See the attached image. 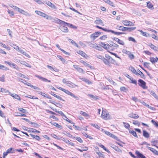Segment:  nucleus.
Wrapping results in <instances>:
<instances>
[{
  "label": "nucleus",
  "mask_w": 158,
  "mask_h": 158,
  "mask_svg": "<svg viewBox=\"0 0 158 158\" xmlns=\"http://www.w3.org/2000/svg\"><path fill=\"white\" fill-rule=\"evenodd\" d=\"M105 57L103 62L106 65L110 66L112 64H117V62L110 56L106 54Z\"/></svg>",
  "instance_id": "1"
},
{
  "label": "nucleus",
  "mask_w": 158,
  "mask_h": 158,
  "mask_svg": "<svg viewBox=\"0 0 158 158\" xmlns=\"http://www.w3.org/2000/svg\"><path fill=\"white\" fill-rule=\"evenodd\" d=\"M101 117L103 119L105 120H109L111 118V115L106 109L102 110Z\"/></svg>",
  "instance_id": "2"
},
{
  "label": "nucleus",
  "mask_w": 158,
  "mask_h": 158,
  "mask_svg": "<svg viewBox=\"0 0 158 158\" xmlns=\"http://www.w3.org/2000/svg\"><path fill=\"white\" fill-rule=\"evenodd\" d=\"M56 88L58 89L63 91V92H64L66 94H67L73 97L74 98L77 100H78L79 99V98L77 96H76L74 94L70 92L69 90L65 89H64L63 88H62L58 86V87H57Z\"/></svg>",
  "instance_id": "3"
},
{
  "label": "nucleus",
  "mask_w": 158,
  "mask_h": 158,
  "mask_svg": "<svg viewBox=\"0 0 158 158\" xmlns=\"http://www.w3.org/2000/svg\"><path fill=\"white\" fill-rule=\"evenodd\" d=\"M95 27L98 28L102 29L103 30V31H106V32H111L112 33H113L115 35H119L121 34H123V33L121 32H117L116 31H114L111 30H107L105 28H103L101 27H100L98 25L96 26Z\"/></svg>",
  "instance_id": "4"
},
{
  "label": "nucleus",
  "mask_w": 158,
  "mask_h": 158,
  "mask_svg": "<svg viewBox=\"0 0 158 158\" xmlns=\"http://www.w3.org/2000/svg\"><path fill=\"white\" fill-rule=\"evenodd\" d=\"M100 45L102 47L108 51H113V49L112 48V46L108 44H106L103 43L101 42Z\"/></svg>",
  "instance_id": "5"
},
{
  "label": "nucleus",
  "mask_w": 158,
  "mask_h": 158,
  "mask_svg": "<svg viewBox=\"0 0 158 158\" xmlns=\"http://www.w3.org/2000/svg\"><path fill=\"white\" fill-rule=\"evenodd\" d=\"M123 52L128 56L131 59H133L134 58V56L132 53L126 49H123L122 50Z\"/></svg>",
  "instance_id": "6"
},
{
  "label": "nucleus",
  "mask_w": 158,
  "mask_h": 158,
  "mask_svg": "<svg viewBox=\"0 0 158 158\" xmlns=\"http://www.w3.org/2000/svg\"><path fill=\"white\" fill-rule=\"evenodd\" d=\"M139 85L143 89H147L148 88L146 85V83L141 79H139Z\"/></svg>",
  "instance_id": "7"
},
{
  "label": "nucleus",
  "mask_w": 158,
  "mask_h": 158,
  "mask_svg": "<svg viewBox=\"0 0 158 158\" xmlns=\"http://www.w3.org/2000/svg\"><path fill=\"white\" fill-rule=\"evenodd\" d=\"M101 32L100 31L95 32L90 35V37L93 40H95L100 35Z\"/></svg>",
  "instance_id": "8"
},
{
  "label": "nucleus",
  "mask_w": 158,
  "mask_h": 158,
  "mask_svg": "<svg viewBox=\"0 0 158 158\" xmlns=\"http://www.w3.org/2000/svg\"><path fill=\"white\" fill-rule=\"evenodd\" d=\"M122 23L125 26H133L134 23L130 21L127 20H123L122 21Z\"/></svg>",
  "instance_id": "9"
},
{
  "label": "nucleus",
  "mask_w": 158,
  "mask_h": 158,
  "mask_svg": "<svg viewBox=\"0 0 158 158\" xmlns=\"http://www.w3.org/2000/svg\"><path fill=\"white\" fill-rule=\"evenodd\" d=\"M35 13L37 15L44 18H46L47 19H48V15L46 14L45 13L39 10H35Z\"/></svg>",
  "instance_id": "10"
},
{
  "label": "nucleus",
  "mask_w": 158,
  "mask_h": 158,
  "mask_svg": "<svg viewBox=\"0 0 158 158\" xmlns=\"http://www.w3.org/2000/svg\"><path fill=\"white\" fill-rule=\"evenodd\" d=\"M77 53L80 55L84 58L87 59L89 57L84 52L81 50H78L77 51Z\"/></svg>",
  "instance_id": "11"
},
{
  "label": "nucleus",
  "mask_w": 158,
  "mask_h": 158,
  "mask_svg": "<svg viewBox=\"0 0 158 158\" xmlns=\"http://www.w3.org/2000/svg\"><path fill=\"white\" fill-rule=\"evenodd\" d=\"M95 157L96 158H104V155L100 151H98L96 152L95 154Z\"/></svg>",
  "instance_id": "12"
},
{
  "label": "nucleus",
  "mask_w": 158,
  "mask_h": 158,
  "mask_svg": "<svg viewBox=\"0 0 158 158\" xmlns=\"http://www.w3.org/2000/svg\"><path fill=\"white\" fill-rule=\"evenodd\" d=\"M102 131L105 134H106V135H108V136H109L111 137H112V138H114V139L116 138V137L115 135H113V134L110 133V132H109V131H104L103 129H102Z\"/></svg>",
  "instance_id": "13"
},
{
  "label": "nucleus",
  "mask_w": 158,
  "mask_h": 158,
  "mask_svg": "<svg viewBox=\"0 0 158 158\" xmlns=\"http://www.w3.org/2000/svg\"><path fill=\"white\" fill-rule=\"evenodd\" d=\"M26 131L33 133H40V131L37 130L33 129V128H27L26 129H25Z\"/></svg>",
  "instance_id": "14"
},
{
  "label": "nucleus",
  "mask_w": 158,
  "mask_h": 158,
  "mask_svg": "<svg viewBox=\"0 0 158 158\" xmlns=\"http://www.w3.org/2000/svg\"><path fill=\"white\" fill-rule=\"evenodd\" d=\"M35 76L36 77L38 78L39 79H40L42 81H44V82H51V81L48 80L47 79L44 77H43L41 76H40L37 75H35Z\"/></svg>",
  "instance_id": "15"
},
{
  "label": "nucleus",
  "mask_w": 158,
  "mask_h": 158,
  "mask_svg": "<svg viewBox=\"0 0 158 158\" xmlns=\"http://www.w3.org/2000/svg\"><path fill=\"white\" fill-rule=\"evenodd\" d=\"M62 140L65 142L66 143L71 145L72 146L74 147L75 146V144L73 143L70 141L69 140L65 138H63Z\"/></svg>",
  "instance_id": "16"
},
{
  "label": "nucleus",
  "mask_w": 158,
  "mask_h": 158,
  "mask_svg": "<svg viewBox=\"0 0 158 158\" xmlns=\"http://www.w3.org/2000/svg\"><path fill=\"white\" fill-rule=\"evenodd\" d=\"M80 113L81 115L84 116L86 119H88L90 117V115L88 113L82 111H80Z\"/></svg>",
  "instance_id": "17"
},
{
  "label": "nucleus",
  "mask_w": 158,
  "mask_h": 158,
  "mask_svg": "<svg viewBox=\"0 0 158 158\" xmlns=\"http://www.w3.org/2000/svg\"><path fill=\"white\" fill-rule=\"evenodd\" d=\"M73 67L76 70H77L80 73L84 72V71L83 69L80 67L78 65H73Z\"/></svg>",
  "instance_id": "18"
},
{
  "label": "nucleus",
  "mask_w": 158,
  "mask_h": 158,
  "mask_svg": "<svg viewBox=\"0 0 158 158\" xmlns=\"http://www.w3.org/2000/svg\"><path fill=\"white\" fill-rule=\"evenodd\" d=\"M148 45L151 48V49H152L155 51H158V47H157L156 46L152 43H150Z\"/></svg>",
  "instance_id": "19"
},
{
  "label": "nucleus",
  "mask_w": 158,
  "mask_h": 158,
  "mask_svg": "<svg viewBox=\"0 0 158 158\" xmlns=\"http://www.w3.org/2000/svg\"><path fill=\"white\" fill-rule=\"evenodd\" d=\"M52 125L55 127H56L58 128L61 129L63 128V127L61 125L59 124L58 123L55 122H51L50 123Z\"/></svg>",
  "instance_id": "20"
},
{
  "label": "nucleus",
  "mask_w": 158,
  "mask_h": 158,
  "mask_svg": "<svg viewBox=\"0 0 158 158\" xmlns=\"http://www.w3.org/2000/svg\"><path fill=\"white\" fill-rule=\"evenodd\" d=\"M94 23L97 24H101L102 26L104 25V24H103L102 21L101 19H98L95 20L94 21Z\"/></svg>",
  "instance_id": "21"
},
{
  "label": "nucleus",
  "mask_w": 158,
  "mask_h": 158,
  "mask_svg": "<svg viewBox=\"0 0 158 158\" xmlns=\"http://www.w3.org/2000/svg\"><path fill=\"white\" fill-rule=\"evenodd\" d=\"M111 147L118 153H121L122 152V150L120 149H119L117 146L112 145Z\"/></svg>",
  "instance_id": "22"
},
{
  "label": "nucleus",
  "mask_w": 158,
  "mask_h": 158,
  "mask_svg": "<svg viewBox=\"0 0 158 158\" xmlns=\"http://www.w3.org/2000/svg\"><path fill=\"white\" fill-rule=\"evenodd\" d=\"M114 40L116 41L118 44L122 45H124L125 43L124 41L122 40H120L118 38H114Z\"/></svg>",
  "instance_id": "23"
},
{
  "label": "nucleus",
  "mask_w": 158,
  "mask_h": 158,
  "mask_svg": "<svg viewBox=\"0 0 158 158\" xmlns=\"http://www.w3.org/2000/svg\"><path fill=\"white\" fill-rule=\"evenodd\" d=\"M125 27L119 26L118 25H116V27H115L116 29L118 30H119L120 31H125Z\"/></svg>",
  "instance_id": "24"
},
{
  "label": "nucleus",
  "mask_w": 158,
  "mask_h": 158,
  "mask_svg": "<svg viewBox=\"0 0 158 158\" xmlns=\"http://www.w3.org/2000/svg\"><path fill=\"white\" fill-rule=\"evenodd\" d=\"M9 94L12 97L15 98L16 99H17L18 100L20 101L21 100L20 97L18 95H17V94H12L11 93H10Z\"/></svg>",
  "instance_id": "25"
},
{
  "label": "nucleus",
  "mask_w": 158,
  "mask_h": 158,
  "mask_svg": "<svg viewBox=\"0 0 158 158\" xmlns=\"http://www.w3.org/2000/svg\"><path fill=\"white\" fill-rule=\"evenodd\" d=\"M80 62L81 63L83 64L85 66H86L87 67H89L90 69H93V66H91L90 64H88L86 62L84 61V60H81Z\"/></svg>",
  "instance_id": "26"
},
{
  "label": "nucleus",
  "mask_w": 158,
  "mask_h": 158,
  "mask_svg": "<svg viewBox=\"0 0 158 158\" xmlns=\"http://www.w3.org/2000/svg\"><path fill=\"white\" fill-rule=\"evenodd\" d=\"M52 95V96H54L55 97V98H57L58 99L60 100H62L63 101H64V99H63L62 98L59 96V95H57L56 94H54V93H53V92H51V93H50Z\"/></svg>",
  "instance_id": "27"
},
{
  "label": "nucleus",
  "mask_w": 158,
  "mask_h": 158,
  "mask_svg": "<svg viewBox=\"0 0 158 158\" xmlns=\"http://www.w3.org/2000/svg\"><path fill=\"white\" fill-rule=\"evenodd\" d=\"M80 79L82 81L85 82L89 85L92 84V82L87 78H80Z\"/></svg>",
  "instance_id": "28"
},
{
  "label": "nucleus",
  "mask_w": 158,
  "mask_h": 158,
  "mask_svg": "<svg viewBox=\"0 0 158 158\" xmlns=\"http://www.w3.org/2000/svg\"><path fill=\"white\" fill-rule=\"evenodd\" d=\"M46 4H47L48 6L50 7L51 8L53 9H55L56 8V6H55L52 3L48 1L47 2H46Z\"/></svg>",
  "instance_id": "29"
},
{
  "label": "nucleus",
  "mask_w": 158,
  "mask_h": 158,
  "mask_svg": "<svg viewBox=\"0 0 158 158\" xmlns=\"http://www.w3.org/2000/svg\"><path fill=\"white\" fill-rule=\"evenodd\" d=\"M42 96L48 99H51V97L48 94H45L44 92H41L40 94Z\"/></svg>",
  "instance_id": "30"
},
{
  "label": "nucleus",
  "mask_w": 158,
  "mask_h": 158,
  "mask_svg": "<svg viewBox=\"0 0 158 158\" xmlns=\"http://www.w3.org/2000/svg\"><path fill=\"white\" fill-rule=\"evenodd\" d=\"M147 7L151 10H153L154 9L153 5L149 2H147Z\"/></svg>",
  "instance_id": "31"
},
{
  "label": "nucleus",
  "mask_w": 158,
  "mask_h": 158,
  "mask_svg": "<svg viewBox=\"0 0 158 158\" xmlns=\"http://www.w3.org/2000/svg\"><path fill=\"white\" fill-rule=\"evenodd\" d=\"M129 68V70H130L133 73L136 75H137V72L134 68L132 66H130Z\"/></svg>",
  "instance_id": "32"
},
{
  "label": "nucleus",
  "mask_w": 158,
  "mask_h": 158,
  "mask_svg": "<svg viewBox=\"0 0 158 158\" xmlns=\"http://www.w3.org/2000/svg\"><path fill=\"white\" fill-rule=\"evenodd\" d=\"M136 28V27H126L125 28V31H127L129 32H130L134 30Z\"/></svg>",
  "instance_id": "33"
},
{
  "label": "nucleus",
  "mask_w": 158,
  "mask_h": 158,
  "mask_svg": "<svg viewBox=\"0 0 158 158\" xmlns=\"http://www.w3.org/2000/svg\"><path fill=\"white\" fill-rule=\"evenodd\" d=\"M56 46L58 49H59L60 50H61L62 52H63L65 54L69 55V53H68V52H66L63 49H61L60 48V46L58 44H56Z\"/></svg>",
  "instance_id": "34"
},
{
  "label": "nucleus",
  "mask_w": 158,
  "mask_h": 158,
  "mask_svg": "<svg viewBox=\"0 0 158 158\" xmlns=\"http://www.w3.org/2000/svg\"><path fill=\"white\" fill-rule=\"evenodd\" d=\"M63 119L66 120V121L68 122L69 123H70L71 124H73V123L72 121L71 120L69 119L67 117L64 115L62 117Z\"/></svg>",
  "instance_id": "35"
},
{
  "label": "nucleus",
  "mask_w": 158,
  "mask_h": 158,
  "mask_svg": "<svg viewBox=\"0 0 158 158\" xmlns=\"http://www.w3.org/2000/svg\"><path fill=\"white\" fill-rule=\"evenodd\" d=\"M30 135L33 139H35L39 141L40 139V137L37 135H33L32 134H30Z\"/></svg>",
  "instance_id": "36"
},
{
  "label": "nucleus",
  "mask_w": 158,
  "mask_h": 158,
  "mask_svg": "<svg viewBox=\"0 0 158 158\" xmlns=\"http://www.w3.org/2000/svg\"><path fill=\"white\" fill-rule=\"evenodd\" d=\"M98 145L100 147L102 148L104 150L106 151L107 152L109 153H110V152L102 144H98Z\"/></svg>",
  "instance_id": "37"
},
{
  "label": "nucleus",
  "mask_w": 158,
  "mask_h": 158,
  "mask_svg": "<svg viewBox=\"0 0 158 158\" xmlns=\"http://www.w3.org/2000/svg\"><path fill=\"white\" fill-rule=\"evenodd\" d=\"M56 22L58 24H62L64 26V25L65 23V22L62 21L58 19H57Z\"/></svg>",
  "instance_id": "38"
},
{
  "label": "nucleus",
  "mask_w": 158,
  "mask_h": 158,
  "mask_svg": "<svg viewBox=\"0 0 158 158\" xmlns=\"http://www.w3.org/2000/svg\"><path fill=\"white\" fill-rule=\"evenodd\" d=\"M64 26H67L68 27L73 28H76L77 27L74 26H73L71 24H70L65 22V24Z\"/></svg>",
  "instance_id": "39"
},
{
  "label": "nucleus",
  "mask_w": 158,
  "mask_h": 158,
  "mask_svg": "<svg viewBox=\"0 0 158 158\" xmlns=\"http://www.w3.org/2000/svg\"><path fill=\"white\" fill-rule=\"evenodd\" d=\"M77 150L80 152H82L83 151H86L88 150V148L87 147H84L82 148V149H81L78 148H76Z\"/></svg>",
  "instance_id": "40"
},
{
  "label": "nucleus",
  "mask_w": 158,
  "mask_h": 158,
  "mask_svg": "<svg viewBox=\"0 0 158 158\" xmlns=\"http://www.w3.org/2000/svg\"><path fill=\"white\" fill-rule=\"evenodd\" d=\"M130 81V83L135 84L136 85H137V81L131 76L128 78Z\"/></svg>",
  "instance_id": "41"
},
{
  "label": "nucleus",
  "mask_w": 158,
  "mask_h": 158,
  "mask_svg": "<svg viewBox=\"0 0 158 158\" xmlns=\"http://www.w3.org/2000/svg\"><path fill=\"white\" fill-rule=\"evenodd\" d=\"M139 31L141 32V34L143 36H144L146 37H150V35L149 34L147 33H146L145 32H144L142 30H140V31L139 30Z\"/></svg>",
  "instance_id": "42"
},
{
  "label": "nucleus",
  "mask_w": 158,
  "mask_h": 158,
  "mask_svg": "<svg viewBox=\"0 0 158 158\" xmlns=\"http://www.w3.org/2000/svg\"><path fill=\"white\" fill-rule=\"evenodd\" d=\"M143 135L144 137L146 138H148L149 136L148 133L145 130H143Z\"/></svg>",
  "instance_id": "43"
},
{
  "label": "nucleus",
  "mask_w": 158,
  "mask_h": 158,
  "mask_svg": "<svg viewBox=\"0 0 158 158\" xmlns=\"http://www.w3.org/2000/svg\"><path fill=\"white\" fill-rule=\"evenodd\" d=\"M0 45L2 47L6 48L8 50H10V48L9 47L7 46L5 44H3L2 42L1 43Z\"/></svg>",
  "instance_id": "44"
},
{
  "label": "nucleus",
  "mask_w": 158,
  "mask_h": 158,
  "mask_svg": "<svg viewBox=\"0 0 158 158\" xmlns=\"http://www.w3.org/2000/svg\"><path fill=\"white\" fill-rule=\"evenodd\" d=\"M61 31L64 32H68L69 30L67 27L65 26H63L61 28Z\"/></svg>",
  "instance_id": "45"
},
{
  "label": "nucleus",
  "mask_w": 158,
  "mask_h": 158,
  "mask_svg": "<svg viewBox=\"0 0 158 158\" xmlns=\"http://www.w3.org/2000/svg\"><path fill=\"white\" fill-rule=\"evenodd\" d=\"M129 117L133 118H137L138 117V115L137 114H135L133 113H132L129 114Z\"/></svg>",
  "instance_id": "46"
},
{
  "label": "nucleus",
  "mask_w": 158,
  "mask_h": 158,
  "mask_svg": "<svg viewBox=\"0 0 158 158\" xmlns=\"http://www.w3.org/2000/svg\"><path fill=\"white\" fill-rule=\"evenodd\" d=\"M6 151L8 153H11L14 152V150L13 148L8 149Z\"/></svg>",
  "instance_id": "47"
},
{
  "label": "nucleus",
  "mask_w": 158,
  "mask_h": 158,
  "mask_svg": "<svg viewBox=\"0 0 158 158\" xmlns=\"http://www.w3.org/2000/svg\"><path fill=\"white\" fill-rule=\"evenodd\" d=\"M69 42L71 44L74 45H75L76 46L77 48H79V46H78V44H76L74 40H71V39H69Z\"/></svg>",
  "instance_id": "48"
},
{
  "label": "nucleus",
  "mask_w": 158,
  "mask_h": 158,
  "mask_svg": "<svg viewBox=\"0 0 158 158\" xmlns=\"http://www.w3.org/2000/svg\"><path fill=\"white\" fill-rule=\"evenodd\" d=\"M47 66L48 68L49 69L52 71H54L55 72H57L58 71L57 69L53 68L52 66L50 65H47Z\"/></svg>",
  "instance_id": "49"
},
{
  "label": "nucleus",
  "mask_w": 158,
  "mask_h": 158,
  "mask_svg": "<svg viewBox=\"0 0 158 158\" xmlns=\"http://www.w3.org/2000/svg\"><path fill=\"white\" fill-rule=\"evenodd\" d=\"M91 125L93 127H94L96 128L99 130L100 128V126H99L98 124H93L92 123L91 124Z\"/></svg>",
  "instance_id": "50"
},
{
  "label": "nucleus",
  "mask_w": 158,
  "mask_h": 158,
  "mask_svg": "<svg viewBox=\"0 0 158 158\" xmlns=\"http://www.w3.org/2000/svg\"><path fill=\"white\" fill-rule=\"evenodd\" d=\"M107 38V35H104L101 36L99 38V39L101 40H106Z\"/></svg>",
  "instance_id": "51"
},
{
  "label": "nucleus",
  "mask_w": 158,
  "mask_h": 158,
  "mask_svg": "<svg viewBox=\"0 0 158 158\" xmlns=\"http://www.w3.org/2000/svg\"><path fill=\"white\" fill-rule=\"evenodd\" d=\"M124 127L127 129H129L130 127V125L128 123L123 122Z\"/></svg>",
  "instance_id": "52"
},
{
  "label": "nucleus",
  "mask_w": 158,
  "mask_h": 158,
  "mask_svg": "<svg viewBox=\"0 0 158 158\" xmlns=\"http://www.w3.org/2000/svg\"><path fill=\"white\" fill-rule=\"evenodd\" d=\"M106 3H107L112 7L115 6L114 3L110 0H108Z\"/></svg>",
  "instance_id": "53"
},
{
  "label": "nucleus",
  "mask_w": 158,
  "mask_h": 158,
  "mask_svg": "<svg viewBox=\"0 0 158 158\" xmlns=\"http://www.w3.org/2000/svg\"><path fill=\"white\" fill-rule=\"evenodd\" d=\"M129 132L130 133L132 134L134 136L137 137V135L136 134V133L135 131L133 130H129Z\"/></svg>",
  "instance_id": "54"
},
{
  "label": "nucleus",
  "mask_w": 158,
  "mask_h": 158,
  "mask_svg": "<svg viewBox=\"0 0 158 158\" xmlns=\"http://www.w3.org/2000/svg\"><path fill=\"white\" fill-rule=\"evenodd\" d=\"M67 84L68 86L71 87H73L75 86V85L73 83L70 81H68Z\"/></svg>",
  "instance_id": "55"
},
{
  "label": "nucleus",
  "mask_w": 158,
  "mask_h": 158,
  "mask_svg": "<svg viewBox=\"0 0 158 158\" xmlns=\"http://www.w3.org/2000/svg\"><path fill=\"white\" fill-rule=\"evenodd\" d=\"M151 94L156 99L158 100V96L156 94V93L153 91H152L151 92Z\"/></svg>",
  "instance_id": "56"
},
{
  "label": "nucleus",
  "mask_w": 158,
  "mask_h": 158,
  "mask_svg": "<svg viewBox=\"0 0 158 158\" xmlns=\"http://www.w3.org/2000/svg\"><path fill=\"white\" fill-rule=\"evenodd\" d=\"M88 95L90 98H93L95 100L98 99V96H95L94 95L90 94H88Z\"/></svg>",
  "instance_id": "57"
},
{
  "label": "nucleus",
  "mask_w": 158,
  "mask_h": 158,
  "mask_svg": "<svg viewBox=\"0 0 158 158\" xmlns=\"http://www.w3.org/2000/svg\"><path fill=\"white\" fill-rule=\"evenodd\" d=\"M152 152H153L154 154H155L156 152V150L154 149V148L150 147H147Z\"/></svg>",
  "instance_id": "58"
},
{
  "label": "nucleus",
  "mask_w": 158,
  "mask_h": 158,
  "mask_svg": "<svg viewBox=\"0 0 158 158\" xmlns=\"http://www.w3.org/2000/svg\"><path fill=\"white\" fill-rule=\"evenodd\" d=\"M139 75L142 78H144L145 77L144 74L139 70Z\"/></svg>",
  "instance_id": "59"
},
{
  "label": "nucleus",
  "mask_w": 158,
  "mask_h": 158,
  "mask_svg": "<svg viewBox=\"0 0 158 158\" xmlns=\"http://www.w3.org/2000/svg\"><path fill=\"white\" fill-rule=\"evenodd\" d=\"M57 57L62 62H64L65 60L60 55H57Z\"/></svg>",
  "instance_id": "60"
},
{
  "label": "nucleus",
  "mask_w": 158,
  "mask_h": 158,
  "mask_svg": "<svg viewBox=\"0 0 158 158\" xmlns=\"http://www.w3.org/2000/svg\"><path fill=\"white\" fill-rule=\"evenodd\" d=\"M8 13L11 16H13L14 15V12L10 10H7Z\"/></svg>",
  "instance_id": "61"
},
{
  "label": "nucleus",
  "mask_w": 158,
  "mask_h": 158,
  "mask_svg": "<svg viewBox=\"0 0 158 158\" xmlns=\"http://www.w3.org/2000/svg\"><path fill=\"white\" fill-rule=\"evenodd\" d=\"M1 68L0 69H2L3 70H9L8 68L6 67L5 66H4L3 65H1Z\"/></svg>",
  "instance_id": "62"
},
{
  "label": "nucleus",
  "mask_w": 158,
  "mask_h": 158,
  "mask_svg": "<svg viewBox=\"0 0 158 158\" xmlns=\"http://www.w3.org/2000/svg\"><path fill=\"white\" fill-rule=\"evenodd\" d=\"M18 110L21 111V112H22V113H26V110L25 109H24L23 108H18Z\"/></svg>",
  "instance_id": "63"
},
{
  "label": "nucleus",
  "mask_w": 158,
  "mask_h": 158,
  "mask_svg": "<svg viewBox=\"0 0 158 158\" xmlns=\"http://www.w3.org/2000/svg\"><path fill=\"white\" fill-rule=\"evenodd\" d=\"M11 46L15 49L16 50H18V49H19V47L16 45L13 44L12 45H11Z\"/></svg>",
  "instance_id": "64"
}]
</instances>
